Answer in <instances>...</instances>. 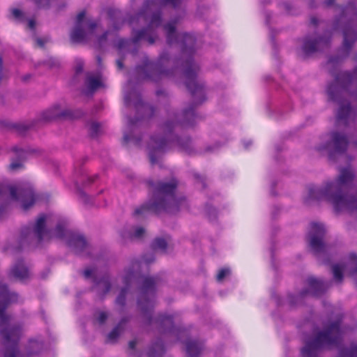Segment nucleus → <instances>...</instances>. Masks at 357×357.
<instances>
[{"label": "nucleus", "instance_id": "7c9ffc66", "mask_svg": "<svg viewBox=\"0 0 357 357\" xmlns=\"http://www.w3.org/2000/svg\"><path fill=\"white\" fill-rule=\"evenodd\" d=\"M86 85L91 91L97 89L100 85L101 82L99 76L89 75L86 78Z\"/></svg>", "mask_w": 357, "mask_h": 357}, {"label": "nucleus", "instance_id": "c756f323", "mask_svg": "<svg viewBox=\"0 0 357 357\" xmlns=\"http://www.w3.org/2000/svg\"><path fill=\"white\" fill-rule=\"evenodd\" d=\"M108 37H110V40H112L116 37L115 32L114 31H107L101 36L98 38L97 46L99 49H102L106 45Z\"/></svg>", "mask_w": 357, "mask_h": 357}, {"label": "nucleus", "instance_id": "6ab92c4d", "mask_svg": "<svg viewBox=\"0 0 357 357\" xmlns=\"http://www.w3.org/2000/svg\"><path fill=\"white\" fill-rule=\"evenodd\" d=\"M124 103L126 106L133 104L137 112L141 109L152 112L153 108L149 105L144 104L139 93L136 89L131 90V82H128L124 87Z\"/></svg>", "mask_w": 357, "mask_h": 357}, {"label": "nucleus", "instance_id": "39448f33", "mask_svg": "<svg viewBox=\"0 0 357 357\" xmlns=\"http://www.w3.org/2000/svg\"><path fill=\"white\" fill-rule=\"evenodd\" d=\"M347 93L357 97V66L352 72L339 73L335 76L334 82L328 88L330 99L339 105L336 113L337 127L348 126L356 116V112L351 107L350 103L344 98Z\"/></svg>", "mask_w": 357, "mask_h": 357}, {"label": "nucleus", "instance_id": "ea45409f", "mask_svg": "<svg viewBox=\"0 0 357 357\" xmlns=\"http://www.w3.org/2000/svg\"><path fill=\"white\" fill-rule=\"evenodd\" d=\"M130 41L124 39H119L116 42H114V45L119 50L126 48Z\"/></svg>", "mask_w": 357, "mask_h": 357}, {"label": "nucleus", "instance_id": "2eb2a0df", "mask_svg": "<svg viewBox=\"0 0 357 357\" xmlns=\"http://www.w3.org/2000/svg\"><path fill=\"white\" fill-rule=\"evenodd\" d=\"M46 216L40 215L36 220L33 229L26 227L22 229L21 232V242L22 243H31L36 241L37 243L43 240H49L52 237L51 233L45 228Z\"/></svg>", "mask_w": 357, "mask_h": 357}, {"label": "nucleus", "instance_id": "6e6d98bb", "mask_svg": "<svg viewBox=\"0 0 357 357\" xmlns=\"http://www.w3.org/2000/svg\"><path fill=\"white\" fill-rule=\"evenodd\" d=\"M96 177H97L96 175L95 176L94 178L89 177L87 178L86 183L85 185H87V184H89V183H92L94 181L95 178H96Z\"/></svg>", "mask_w": 357, "mask_h": 357}, {"label": "nucleus", "instance_id": "f8f14e48", "mask_svg": "<svg viewBox=\"0 0 357 357\" xmlns=\"http://www.w3.org/2000/svg\"><path fill=\"white\" fill-rule=\"evenodd\" d=\"M10 194L12 199L21 202L24 210H28L35 202L36 198L32 186L29 183L18 185H0V196Z\"/></svg>", "mask_w": 357, "mask_h": 357}, {"label": "nucleus", "instance_id": "4be33fe9", "mask_svg": "<svg viewBox=\"0 0 357 357\" xmlns=\"http://www.w3.org/2000/svg\"><path fill=\"white\" fill-rule=\"evenodd\" d=\"M70 115V111L63 109L60 105H56L43 112L42 119L45 121H52L60 117H67Z\"/></svg>", "mask_w": 357, "mask_h": 357}, {"label": "nucleus", "instance_id": "f257e3e1", "mask_svg": "<svg viewBox=\"0 0 357 357\" xmlns=\"http://www.w3.org/2000/svg\"><path fill=\"white\" fill-rule=\"evenodd\" d=\"M139 268V262L133 261L131 263V267L125 270V274L123 276V287L116 299V304L123 307L126 303V295L129 289L131 283L137 280V282L141 284L139 287V293L137 300V305L140 309L147 324H151L155 322L162 333L168 332L171 334L178 335L183 333L173 325V319L171 316L160 315L157 319H152V310L155 303V294L156 288L160 284V278L158 277H138L137 278L136 271Z\"/></svg>", "mask_w": 357, "mask_h": 357}, {"label": "nucleus", "instance_id": "bf43d9fd", "mask_svg": "<svg viewBox=\"0 0 357 357\" xmlns=\"http://www.w3.org/2000/svg\"><path fill=\"white\" fill-rule=\"evenodd\" d=\"M97 61L98 63V65H100L101 59L100 56H97Z\"/></svg>", "mask_w": 357, "mask_h": 357}, {"label": "nucleus", "instance_id": "37998d69", "mask_svg": "<svg viewBox=\"0 0 357 357\" xmlns=\"http://www.w3.org/2000/svg\"><path fill=\"white\" fill-rule=\"evenodd\" d=\"M100 128V126L98 123H92L90 126V132L92 136H95L98 134Z\"/></svg>", "mask_w": 357, "mask_h": 357}, {"label": "nucleus", "instance_id": "0eeeda50", "mask_svg": "<svg viewBox=\"0 0 357 357\" xmlns=\"http://www.w3.org/2000/svg\"><path fill=\"white\" fill-rule=\"evenodd\" d=\"M175 22H169L164 26L167 34V41L169 45L174 43H179L182 49L183 56L186 55L185 65L187 68L185 70V85L188 91L195 95L199 86L196 82L197 74L193 63L195 37L188 33H177L176 32Z\"/></svg>", "mask_w": 357, "mask_h": 357}, {"label": "nucleus", "instance_id": "a18cd8bd", "mask_svg": "<svg viewBox=\"0 0 357 357\" xmlns=\"http://www.w3.org/2000/svg\"><path fill=\"white\" fill-rule=\"evenodd\" d=\"M123 139L126 142L134 141L135 144H138L140 141V139H135L132 136H131L126 132L123 135Z\"/></svg>", "mask_w": 357, "mask_h": 357}, {"label": "nucleus", "instance_id": "412c9836", "mask_svg": "<svg viewBox=\"0 0 357 357\" xmlns=\"http://www.w3.org/2000/svg\"><path fill=\"white\" fill-rule=\"evenodd\" d=\"M307 281L310 289L303 290L299 294V297H303L307 294L319 296L330 287L328 283L317 280L313 277H310Z\"/></svg>", "mask_w": 357, "mask_h": 357}, {"label": "nucleus", "instance_id": "393cba45", "mask_svg": "<svg viewBox=\"0 0 357 357\" xmlns=\"http://www.w3.org/2000/svg\"><path fill=\"white\" fill-rule=\"evenodd\" d=\"M197 107V103H193L185 109L183 112V119L181 123L185 126L192 125L196 118L195 109Z\"/></svg>", "mask_w": 357, "mask_h": 357}, {"label": "nucleus", "instance_id": "864d4df0", "mask_svg": "<svg viewBox=\"0 0 357 357\" xmlns=\"http://www.w3.org/2000/svg\"><path fill=\"white\" fill-rule=\"evenodd\" d=\"M36 43H37V44H38V46H40V47H43V45H44V44H45V41H44V40H43V39H41V38H37V39H36Z\"/></svg>", "mask_w": 357, "mask_h": 357}, {"label": "nucleus", "instance_id": "9b49d317", "mask_svg": "<svg viewBox=\"0 0 357 357\" xmlns=\"http://www.w3.org/2000/svg\"><path fill=\"white\" fill-rule=\"evenodd\" d=\"M176 125V122L167 121L164 125L165 136L155 135L151 137L147 149L152 164L158 162L160 156L169 148L171 142L170 135Z\"/></svg>", "mask_w": 357, "mask_h": 357}, {"label": "nucleus", "instance_id": "5fc2aeb1", "mask_svg": "<svg viewBox=\"0 0 357 357\" xmlns=\"http://www.w3.org/2000/svg\"><path fill=\"white\" fill-rule=\"evenodd\" d=\"M135 121L133 120V119H128V127L129 128H130L132 126H134L135 124Z\"/></svg>", "mask_w": 357, "mask_h": 357}, {"label": "nucleus", "instance_id": "13d9d810", "mask_svg": "<svg viewBox=\"0 0 357 357\" xmlns=\"http://www.w3.org/2000/svg\"><path fill=\"white\" fill-rule=\"evenodd\" d=\"M333 1L334 0H326L325 3L327 6H331L333 3Z\"/></svg>", "mask_w": 357, "mask_h": 357}, {"label": "nucleus", "instance_id": "1a4fd4ad", "mask_svg": "<svg viewBox=\"0 0 357 357\" xmlns=\"http://www.w3.org/2000/svg\"><path fill=\"white\" fill-rule=\"evenodd\" d=\"M337 10L340 13V17L335 20L333 29L335 31L342 30L344 40L343 48L344 56L349 54L353 43L356 39V31L353 29L354 21L357 19V6L349 3L345 8L338 7Z\"/></svg>", "mask_w": 357, "mask_h": 357}, {"label": "nucleus", "instance_id": "c03bdc74", "mask_svg": "<svg viewBox=\"0 0 357 357\" xmlns=\"http://www.w3.org/2000/svg\"><path fill=\"white\" fill-rule=\"evenodd\" d=\"M107 317L108 315L105 312H99L98 313L97 319L100 324H102L107 319Z\"/></svg>", "mask_w": 357, "mask_h": 357}, {"label": "nucleus", "instance_id": "72a5a7b5", "mask_svg": "<svg viewBox=\"0 0 357 357\" xmlns=\"http://www.w3.org/2000/svg\"><path fill=\"white\" fill-rule=\"evenodd\" d=\"M340 357H357V344L353 345L350 350L342 351Z\"/></svg>", "mask_w": 357, "mask_h": 357}, {"label": "nucleus", "instance_id": "0e129e2a", "mask_svg": "<svg viewBox=\"0 0 357 357\" xmlns=\"http://www.w3.org/2000/svg\"><path fill=\"white\" fill-rule=\"evenodd\" d=\"M114 29H115V30H117V29H119V26H117L116 24H114Z\"/></svg>", "mask_w": 357, "mask_h": 357}, {"label": "nucleus", "instance_id": "c85d7f7f", "mask_svg": "<svg viewBox=\"0 0 357 357\" xmlns=\"http://www.w3.org/2000/svg\"><path fill=\"white\" fill-rule=\"evenodd\" d=\"M164 352V346L160 340L155 342L149 349L148 357H161Z\"/></svg>", "mask_w": 357, "mask_h": 357}, {"label": "nucleus", "instance_id": "49530a36", "mask_svg": "<svg viewBox=\"0 0 357 357\" xmlns=\"http://www.w3.org/2000/svg\"><path fill=\"white\" fill-rule=\"evenodd\" d=\"M93 269L87 268L84 271L83 274L86 278H89L93 274Z\"/></svg>", "mask_w": 357, "mask_h": 357}, {"label": "nucleus", "instance_id": "423d86ee", "mask_svg": "<svg viewBox=\"0 0 357 357\" xmlns=\"http://www.w3.org/2000/svg\"><path fill=\"white\" fill-rule=\"evenodd\" d=\"M181 3L180 0H148L141 12L135 16L131 17L130 24L132 26L135 24H147L146 29L139 31L133 30V37L132 41L137 43L140 40H146L150 45L154 43L158 38L156 32L157 28L161 24V13L155 10L156 7H162L170 5L176 8Z\"/></svg>", "mask_w": 357, "mask_h": 357}, {"label": "nucleus", "instance_id": "680f3d73", "mask_svg": "<svg viewBox=\"0 0 357 357\" xmlns=\"http://www.w3.org/2000/svg\"><path fill=\"white\" fill-rule=\"evenodd\" d=\"M20 127H22L24 130H27V129H29V126H24V125H23V126H20Z\"/></svg>", "mask_w": 357, "mask_h": 357}, {"label": "nucleus", "instance_id": "2f4dec72", "mask_svg": "<svg viewBox=\"0 0 357 357\" xmlns=\"http://www.w3.org/2000/svg\"><path fill=\"white\" fill-rule=\"evenodd\" d=\"M167 247V243L166 240L162 238H157L152 243V248L154 250H160L163 252H165Z\"/></svg>", "mask_w": 357, "mask_h": 357}, {"label": "nucleus", "instance_id": "6e6552de", "mask_svg": "<svg viewBox=\"0 0 357 357\" xmlns=\"http://www.w3.org/2000/svg\"><path fill=\"white\" fill-rule=\"evenodd\" d=\"M340 321L339 318L328 324L323 331L317 333L315 337L303 348L302 356L318 357L321 350L337 347L341 342L343 331L340 328Z\"/></svg>", "mask_w": 357, "mask_h": 357}, {"label": "nucleus", "instance_id": "a211bd4d", "mask_svg": "<svg viewBox=\"0 0 357 357\" xmlns=\"http://www.w3.org/2000/svg\"><path fill=\"white\" fill-rule=\"evenodd\" d=\"M332 271L336 282H342V272L344 271L349 273L357 285V256L355 254H351L347 262L333 265Z\"/></svg>", "mask_w": 357, "mask_h": 357}, {"label": "nucleus", "instance_id": "20e7f679", "mask_svg": "<svg viewBox=\"0 0 357 357\" xmlns=\"http://www.w3.org/2000/svg\"><path fill=\"white\" fill-rule=\"evenodd\" d=\"M17 301L18 295L16 293L10 292L6 285L0 284V326L3 327L0 330V333L4 339L6 347L4 357H31L40 353L43 347V343L31 341L26 354L20 353L17 343L22 334V329L20 326H8L10 317L5 313L8 305Z\"/></svg>", "mask_w": 357, "mask_h": 357}, {"label": "nucleus", "instance_id": "a878e982", "mask_svg": "<svg viewBox=\"0 0 357 357\" xmlns=\"http://www.w3.org/2000/svg\"><path fill=\"white\" fill-rule=\"evenodd\" d=\"M128 321L127 318H123L120 321L118 325L108 334L107 339L108 342L113 343L116 340Z\"/></svg>", "mask_w": 357, "mask_h": 357}, {"label": "nucleus", "instance_id": "473e14b6", "mask_svg": "<svg viewBox=\"0 0 357 357\" xmlns=\"http://www.w3.org/2000/svg\"><path fill=\"white\" fill-rule=\"evenodd\" d=\"M145 234V230L143 227H137L133 229V231L129 234L128 237L130 240L140 239Z\"/></svg>", "mask_w": 357, "mask_h": 357}, {"label": "nucleus", "instance_id": "dca6fc26", "mask_svg": "<svg viewBox=\"0 0 357 357\" xmlns=\"http://www.w3.org/2000/svg\"><path fill=\"white\" fill-rule=\"evenodd\" d=\"M349 144L347 137L342 132L334 131L330 133L329 139L323 146H319V150H325L330 159H334L337 155H341L345 152Z\"/></svg>", "mask_w": 357, "mask_h": 357}, {"label": "nucleus", "instance_id": "4d7b16f0", "mask_svg": "<svg viewBox=\"0 0 357 357\" xmlns=\"http://www.w3.org/2000/svg\"><path fill=\"white\" fill-rule=\"evenodd\" d=\"M310 21H311V23L314 25L317 24V20L314 17H311Z\"/></svg>", "mask_w": 357, "mask_h": 357}, {"label": "nucleus", "instance_id": "bb28decb", "mask_svg": "<svg viewBox=\"0 0 357 357\" xmlns=\"http://www.w3.org/2000/svg\"><path fill=\"white\" fill-rule=\"evenodd\" d=\"M185 344V351L188 357H197L199 356L200 349L197 342L188 340Z\"/></svg>", "mask_w": 357, "mask_h": 357}, {"label": "nucleus", "instance_id": "79ce46f5", "mask_svg": "<svg viewBox=\"0 0 357 357\" xmlns=\"http://www.w3.org/2000/svg\"><path fill=\"white\" fill-rule=\"evenodd\" d=\"M39 8H46L50 4V0H32Z\"/></svg>", "mask_w": 357, "mask_h": 357}, {"label": "nucleus", "instance_id": "603ef678", "mask_svg": "<svg viewBox=\"0 0 357 357\" xmlns=\"http://www.w3.org/2000/svg\"><path fill=\"white\" fill-rule=\"evenodd\" d=\"M136 344H137V342L135 340L130 341L128 344L129 349L131 350H133Z\"/></svg>", "mask_w": 357, "mask_h": 357}, {"label": "nucleus", "instance_id": "cd10ccee", "mask_svg": "<svg viewBox=\"0 0 357 357\" xmlns=\"http://www.w3.org/2000/svg\"><path fill=\"white\" fill-rule=\"evenodd\" d=\"M110 282L108 277H103L100 281L96 284L97 291L101 294H106L110 290Z\"/></svg>", "mask_w": 357, "mask_h": 357}, {"label": "nucleus", "instance_id": "9d476101", "mask_svg": "<svg viewBox=\"0 0 357 357\" xmlns=\"http://www.w3.org/2000/svg\"><path fill=\"white\" fill-rule=\"evenodd\" d=\"M54 236L63 239L68 245L77 255H87L89 253V245L84 237L66 229L65 222H59L54 231Z\"/></svg>", "mask_w": 357, "mask_h": 357}, {"label": "nucleus", "instance_id": "4468645a", "mask_svg": "<svg viewBox=\"0 0 357 357\" xmlns=\"http://www.w3.org/2000/svg\"><path fill=\"white\" fill-rule=\"evenodd\" d=\"M97 24L87 19L84 11L80 12L77 17L75 27L72 30L70 37L73 43H80L91 38Z\"/></svg>", "mask_w": 357, "mask_h": 357}, {"label": "nucleus", "instance_id": "aec40b11", "mask_svg": "<svg viewBox=\"0 0 357 357\" xmlns=\"http://www.w3.org/2000/svg\"><path fill=\"white\" fill-rule=\"evenodd\" d=\"M328 42V39L325 38L312 39L310 37H307L304 39L302 45L303 52L305 56H309L327 47Z\"/></svg>", "mask_w": 357, "mask_h": 357}, {"label": "nucleus", "instance_id": "3c124183", "mask_svg": "<svg viewBox=\"0 0 357 357\" xmlns=\"http://www.w3.org/2000/svg\"><path fill=\"white\" fill-rule=\"evenodd\" d=\"M116 65L119 70L123 69V61L121 59H119L116 61Z\"/></svg>", "mask_w": 357, "mask_h": 357}, {"label": "nucleus", "instance_id": "5701e85b", "mask_svg": "<svg viewBox=\"0 0 357 357\" xmlns=\"http://www.w3.org/2000/svg\"><path fill=\"white\" fill-rule=\"evenodd\" d=\"M13 152L15 155L10 165V169L15 171L22 167V161L26 159V155L30 151H24L21 148L14 146L13 148Z\"/></svg>", "mask_w": 357, "mask_h": 357}, {"label": "nucleus", "instance_id": "a19ab883", "mask_svg": "<svg viewBox=\"0 0 357 357\" xmlns=\"http://www.w3.org/2000/svg\"><path fill=\"white\" fill-rule=\"evenodd\" d=\"M342 58H340V56L331 58L327 64L328 68L331 69V68L339 64L342 61Z\"/></svg>", "mask_w": 357, "mask_h": 357}, {"label": "nucleus", "instance_id": "4c0bfd02", "mask_svg": "<svg viewBox=\"0 0 357 357\" xmlns=\"http://www.w3.org/2000/svg\"><path fill=\"white\" fill-rule=\"evenodd\" d=\"M77 193L81 201L85 204H90L91 198L79 188H77Z\"/></svg>", "mask_w": 357, "mask_h": 357}, {"label": "nucleus", "instance_id": "de8ad7c7", "mask_svg": "<svg viewBox=\"0 0 357 357\" xmlns=\"http://www.w3.org/2000/svg\"><path fill=\"white\" fill-rule=\"evenodd\" d=\"M75 70L77 73H81L82 71L83 62L81 60L77 61Z\"/></svg>", "mask_w": 357, "mask_h": 357}, {"label": "nucleus", "instance_id": "09e8293b", "mask_svg": "<svg viewBox=\"0 0 357 357\" xmlns=\"http://www.w3.org/2000/svg\"><path fill=\"white\" fill-rule=\"evenodd\" d=\"M143 261L146 264H150V263H151L152 261H154V257H153V256L152 255H150V256L149 257H143Z\"/></svg>", "mask_w": 357, "mask_h": 357}, {"label": "nucleus", "instance_id": "c9c22d12", "mask_svg": "<svg viewBox=\"0 0 357 357\" xmlns=\"http://www.w3.org/2000/svg\"><path fill=\"white\" fill-rule=\"evenodd\" d=\"M206 213L210 221H213L217 218V211L215 208L211 206H206Z\"/></svg>", "mask_w": 357, "mask_h": 357}, {"label": "nucleus", "instance_id": "e2e57ef3", "mask_svg": "<svg viewBox=\"0 0 357 357\" xmlns=\"http://www.w3.org/2000/svg\"><path fill=\"white\" fill-rule=\"evenodd\" d=\"M284 6H285V8H287V10H289V4L287 3H284Z\"/></svg>", "mask_w": 357, "mask_h": 357}, {"label": "nucleus", "instance_id": "58836bf2", "mask_svg": "<svg viewBox=\"0 0 357 357\" xmlns=\"http://www.w3.org/2000/svg\"><path fill=\"white\" fill-rule=\"evenodd\" d=\"M12 15L16 20L24 22L25 20V16L24 13L19 9L14 8L12 10Z\"/></svg>", "mask_w": 357, "mask_h": 357}, {"label": "nucleus", "instance_id": "f3484780", "mask_svg": "<svg viewBox=\"0 0 357 357\" xmlns=\"http://www.w3.org/2000/svg\"><path fill=\"white\" fill-rule=\"evenodd\" d=\"M325 229L322 224L312 223L308 234L311 250L317 256L328 251V247L324 241Z\"/></svg>", "mask_w": 357, "mask_h": 357}, {"label": "nucleus", "instance_id": "7ed1b4c3", "mask_svg": "<svg viewBox=\"0 0 357 357\" xmlns=\"http://www.w3.org/2000/svg\"><path fill=\"white\" fill-rule=\"evenodd\" d=\"M149 187V199L135 211L136 215H144L148 211L156 214L166 213L175 214L188 207V200L176 194L178 181L172 178L169 181H147Z\"/></svg>", "mask_w": 357, "mask_h": 357}, {"label": "nucleus", "instance_id": "8fccbe9b", "mask_svg": "<svg viewBox=\"0 0 357 357\" xmlns=\"http://www.w3.org/2000/svg\"><path fill=\"white\" fill-rule=\"evenodd\" d=\"M28 26L31 29H33L35 28V21L33 20H29L28 22Z\"/></svg>", "mask_w": 357, "mask_h": 357}, {"label": "nucleus", "instance_id": "e433bc0d", "mask_svg": "<svg viewBox=\"0 0 357 357\" xmlns=\"http://www.w3.org/2000/svg\"><path fill=\"white\" fill-rule=\"evenodd\" d=\"M43 64L49 68H57L59 66V62L54 58H49L43 62Z\"/></svg>", "mask_w": 357, "mask_h": 357}, {"label": "nucleus", "instance_id": "ddd939ff", "mask_svg": "<svg viewBox=\"0 0 357 357\" xmlns=\"http://www.w3.org/2000/svg\"><path fill=\"white\" fill-rule=\"evenodd\" d=\"M168 60L169 56L166 53H162L157 62L150 61L146 58L143 65L136 68L139 78L157 81L162 76H169L170 72L163 68L164 63Z\"/></svg>", "mask_w": 357, "mask_h": 357}, {"label": "nucleus", "instance_id": "b1692460", "mask_svg": "<svg viewBox=\"0 0 357 357\" xmlns=\"http://www.w3.org/2000/svg\"><path fill=\"white\" fill-rule=\"evenodd\" d=\"M10 275H13L17 279L22 280L29 277V273L24 263L20 261L14 265L10 271Z\"/></svg>", "mask_w": 357, "mask_h": 357}, {"label": "nucleus", "instance_id": "f704fd0d", "mask_svg": "<svg viewBox=\"0 0 357 357\" xmlns=\"http://www.w3.org/2000/svg\"><path fill=\"white\" fill-rule=\"evenodd\" d=\"M230 269L228 268H224L219 271L216 279L218 282H222L227 276L230 275Z\"/></svg>", "mask_w": 357, "mask_h": 357}, {"label": "nucleus", "instance_id": "052dcab7", "mask_svg": "<svg viewBox=\"0 0 357 357\" xmlns=\"http://www.w3.org/2000/svg\"><path fill=\"white\" fill-rule=\"evenodd\" d=\"M211 151V147H206V148L205 149V151H206V152H210Z\"/></svg>", "mask_w": 357, "mask_h": 357}, {"label": "nucleus", "instance_id": "f03ea898", "mask_svg": "<svg viewBox=\"0 0 357 357\" xmlns=\"http://www.w3.org/2000/svg\"><path fill=\"white\" fill-rule=\"evenodd\" d=\"M355 178L351 166L340 168L335 181L326 182L321 188L310 186L305 202L326 200L331 203L337 212H357V196L349 193Z\"/></svg>", "mask_w": 357, "mask_h": 357}]
</instances>
